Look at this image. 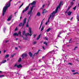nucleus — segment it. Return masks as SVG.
Wrapping results in <instances>:
<instances>
[{"label": "nucleus", "instance_id": "obj_9", "mask_svg": "<svg viewBox=\"0 0 79 79\" xmlns=\"http://www.w3.org/2000/svg\"><path fill=\"white\" fill-rule=\"evenodd\" d=\"M12 16H13V15H10L9 16L8 19H7V21H10L11 20V18H12Z\"/></svg>", "mask_w": 79, "mask_h": 79}, {"label": "nucleus", "instance_id": "obj_49", "mask_svg": "<svg viewBox=\"0 0 79 79\" xmlns=\"http://www.w3.org/2000/svg\"><path fill=\"white\" fill-rule=\"evenodd\" d=\"M41 27H42V26H41V25H40V28H39V29H40V28H41Z\"/></svg>", "mask_w": 79, "mask_h": 79}, {"label": "nucleus", "instance_id": "obj_64", "mask_svg": "<svg viewBox=\"0 0 79 79\" xmlns=\"http://www.w3.org/2000/svg\"><path fill=\"white\" fill-rule=\"evenodd\" d=\"M2 72L1 71H0V73H2Z\"/></svg>", "mask_w": 79, "mask_h": 79}, {"label": "nucleus", "instance_id": "obj_7", "mask_svg": "<svg viewBox=\"0 0 79 79\" xmlns=\"http://www.w3.org/2000/svg\"><path fill=\"white\" fill-rule=\"evenodd\" d=\"M21 32L20 31H19L18 32V33H14L13 34L14 36H18L19 35V34H20V36L21 37Z\"/></svg>", "mask_w": 79, "mask_h": 79}, {"label": "nucleus", "instance_id": "obj_50", "mask_svg": "<svg viewBox=\"0 0 79 79\" xmlns=\"http://www.w3.org/2000/svg\"><path fill=\"white\" fill-rule=\"evenodd\" d=\"M58 37H61V36H60V35H58Z\"/></svg>", "mask_w": 79, "mask_h": 79}, {"label": "nucleus", "instance_id": "obj_53", "mask_svg": "<svg viewBox=\"0 0 79 79\" xmlns=\"http://www.w3.org/2000/svg\"><path fill=\"white\" fill-rule=\"evenodd\" d=\"M45 58V56H44L42 57V59H43V58Z\"/></svg>", "mask_w": 79, "mask_h": 79}, {"label": "nucleus", "instance_id": "obj_27", "mask_svg": "<svg viewBox=\"0 0 79 79\" xmlns=\"http://www.w3.org/2000/svg\"><path fill=\"white\" fill-rule=\"evenodd\" d=\"M54 52H55V51L53 50L49 52V53H54Z\"/></svg>", "mask_w": 79, "mask_h": 79}, {"label": "nucleus", "instance_id": "obj_36", "mask_svg": "<svg viewBox=\"0 0 79 79\" xmlns=\"http://www.w3.org/2000/svg\"><path fill=\"white\" fill-rule=\"evenodd\" d=\"M4 77V75H0V77Z\"/></svg>", "mask_w": 79, "mask_h": 79}, {"label": "nucleus", "instance_id": "obj_23", "mask_svg": "<svg viewBox=\"0 0 79 79\" xmlns=\"http://www.w3.org/2000/svg\"><path fill=\"white\" fill-rule=\"evenodd\" d=\"M24 4V3H23L22 4L19 6V9L20 8H21L23 6V5Z\"/></svg>", "mask_w": 79, "mask_h": 79}, {"label": "nucleus", "instance_id": "obj_45", "mask_svg": "<svg viewBox=\"0 0 79 79\" xmlns=\"http://www.w3.org/2000/svg\"><path fill=\"white\" fill-rule=\"evenodd\" d=\"M72 72H75V70H73L72 71Z\"/></svg>", "mask_w": 79, "mask_h": 79}, {"label": "nucleus", "instance_id": "obj_48", "mask_svg": "<svg viewBox=\"0 0 79 79\" xmlns=\"http://www.w3.org/2000/svg\"><path fill=\"white\" fill-rule=\"evenodd\" d=\"M71 39H70V40H69V43H71V42H70V41H71Z\"/></svg>", "mask_w": 79, "mask_h": 79}, {"label": "nucleus", "instance_id": "obj_63", "mask_svg": "<svg viewBox=\"0 0 79 79\" xmlns=\"http://www.w3.org/2000/svg\"><path fill=\"white\" fill-rule=\"evenodd\" d=\"M1 51H0V54L1 53Z\"/></svg>", "mask_w": 79, "mask_h": 79}, {"label": "nucleus", "instance_id": "obj_13", "mask_svg": "<svg viewBox=\"0 0 79 79\" xmlns=\"http://www.w3.org/2000/svg\"><path fill=\"white\" fill-rule=\"evenodd\" d=\"M21 67H22V65L21 64H20L19 65H17L18 68H21Z\"/></svg>", "mask_w": 79, "mask_h": 79}, {"label": "nucleus", "instance_id": "obj_20", "mask_svg": "<svg viewBox=\"0 0 79 79\" xmlns=\"http://www.w3.org/2000/svg\"><path fill=\"white\" fill-rule=\"evenodd\" d=\"M40 35H39L38 36V37H37V40H39V39H40Z\"/></svg>", "mask_w": 79, "mask_h": 79}, {"label": "nucleus", "instance_id": "obj_47", "mask_svg": "<svg viewBox=\"0 0 79 79\" xmlns=\"http://www.w3.org/2000/svg\"><path fill=\"white\" fill-rule=\"evenodd\" d=\"M45 38L46 40H48V39H47V37H45Z\"/></svg>", "mask_w": 79, "mask_h": 79}, {"label": "nucleus", "instance_id": "obj_6", "mask_svg": "<svg viewBox=\"0 0 79 79\" xmlns=\"http://www.w3.org/2000/svg\"><path fill=\"white\" fill-rule=\"evenodd\" d=\"M34 6H32V7H30V10L28 12V15H32V10H33Z\"/></svg>", "mask_w": 79, "mask_h": 79}, {"label": "nucleus", "instance_id": "obj_42", "mask_svg": "<svg viewBox=\"0 0 79 79\" xmlns=\"http://www.w3.org/2000/svg\"><path fill=\"white\" fill-rule=\"evenodd\" d=\"M61 34V32H59V35H60V34Z\"/></svg>", "mask_w": 79, "mask_h": 79}, {"label": "nucleus", "instance_id": "obj_54", "mask_svg": "<svg viewBox=\"0 0 79 79\" xmlns=\"http://www.w3.org/2000/svg\"><path fill=\"white\" fill-rule=\"evenodd\" d=\"M6 52V51L5 50L4 51V53H5Z\"/></svg>", "mask_w": 79, "mask_h": 79}, {"label": "nucleus", "instance_id": "obj_25", "mask_svg": "<svg viewBox=\"0 0 79 79\" xmlns=\"http://www.w3.org/2000/svg\"><path fill=\"white\" fill-rule=\"evenodd\" d=\"M9 56V55L7 54L5 56V58H8V57Z\"/></svg>", "mask_w": 79, "mask_h": 79}, {"label": "nucleus", "instance_id": "obj_35", "mask_svg": "<svg viewBox=\"0 0 79 79\" xmlns=\"http://www.w3.org/2000/svg\"><path fill=\"white\" fill-rule=\"evenodd\" d=\"M71 6H70V7H69L68 8V10H69V9H70V8H71Z\"/></svg>", "mask_w": 79, "mask_h": 79}, {"label": "nucleus", "instance_id": "obj_43", "mask_svg": "<svg viewBox=\"0 0 79 79\" xmlns=\"http://www.w3.org/2000/svg\"><path fill=\"white\" fill-rule=\"evenodd\" d=\"M42 48H43L44 49V50H45V47H44V46H43Z\"/></svg>", "mask_w": 79, "mask_h": 79}, {"label": "nucleus", "instance_id": "obj_16", "mask_svg": "<svg viewBox=\"0 0 79 79\" xmlns=\"http://www.w3.org/2000/svg\"><path fill=\"white\" fill-rule=\"evenodd\" d=\"M44 25H43L41 29V31L42 32L44 30Z\"/></svg>", "mask_w": 79, "mask_h": 79}, {"label": "nucleus", "instance_id": "obj_1", "mask_svg": "<svg viewBox=\"0 0 79 79\" xmlns=\"http://www.w3.org/2000/svg\"><path fill=\"white\" fill-rule=\"evenodd\" d=\"M61 5H63V2H62V1H60V4H59L58 6L56 7L55 11L52 12V13L50 15L48 21L45 23L46 25H47L48 23H49V21H50V18L52 20L53 19V18H54L55 17V14H56V13L58 12V9H60Z\"/></svg>", "mask_w": 79, "mask_h": 79}, {"label": "nucleus", "instance_id": "obj_60", "mask_svg": "<svg viewBox=\"0 0 79 79\" xmlns=\"http://www.w3.org/2000/svg\"><path fill=\"white\" fill-rule=\"evenodd\" d=\"M8 60H9V59H7V61H8Z\"/></svg>", "mask_w": 79, "mask_h": 79}, {"label": "nucleus", "instance_id": "obj_2", "mask_svg": "<svg viewBox=\"0 0 79 79\" xmlns=\"http://www.w3.org/2000/svg\"><path fill=\"white\" fill-rule=\"evenodd\" d=\"M28 31L30 34L29 33H26L25 30H24L22 32V34L23 35H24V36H25L24 37H23V36H22V37H23V39H25V40L27 39L28 38L27 37H28L29 35H30V36H31V35H32V32H31V27H29Z\"/></svg>", "mask_w": 79, "mask_h": 79}, {"label": "nucleus", "instance_id": "obj_39", "mask_svg": "<svg viewBox=\"0 0 79 79\" xmlns=\"http://www.w3.org/2000/svg\"><path fill=\"white\" fill-rule=\"evenodd\" d=\"M17 13H18V12H16L14 13L15 15V16L16 15V14Z\"/></svg>", "mask_w": 79, "mask_h": 79}, {"label": "nucleus", "instance_id": "obj_29", "mask_svg": "<svg viewBox=\"0 0 79 79\" xmlns=\"http://www.w3.org/2000/svg\"><path fill=\"white\" fill-rule=\"evenodd\" d=\"M78 73H78V72H76L73 73V74L74 75H75V74H78Z\"/></svg>", "mask_w": 79, "mask_h": 79}, {"label": "nucleus", "instance_id": "obj_41", "mask_svg": "<svg viewBox=\"0 0 79 79\" xmlns=\"http://www.w3.org/2000/svg\"><path fill=\"white\" fill-rule=\"evenodd\" d=\"M31 15H30V17H29V19H28V21H29V19H30V18H31Z\"/></svg>", "mask_w": 79, "mask_h": 79}, {"label": "nucleus", "instance_id": "obj_31", "mask_svg": "<svg viewBox=\"0 0 79 79\" xmlns=\"http://www.w3.org/2000/svg\"><path fill=\"white\" fill-rule=\"evenodd\" d=\"M76 7L77 6H75V7H73V10H76Z\"/></svg>", "mask_w": 79, "mask_h": 79}, {"label": "nucleus", "instance_id": "obj_46", "mask_svg": "<svg viewBox=\"0 0 79 79\" xmlns=\"http://www.w3.org/2000/svg\"><path fill=\"white\" fill-rule=\"evenodd\" d=\"M70 64V65H71V64H71V63H69V64Z\"/></svg>", "mask_w": 79, "mask_h": 79}, {"label": "nucleus", "instance_id": "obj_18", "mask_svg": "<svg viewBox=\"0 0 79 79\" xmlns=\"http://www.w3.org/2000/svg\"><path fill=\"white\" fill-rule=\"evenodd\" d=\"M36 15L38 16H40V12H38Z\"/></svg>", "mask_w": 79, "mask_h": 79}, {"label": "nucleus", "instance_id": "obj_33", "mask_svg": "<svg viewBox=\"0 0 79 79\" xmlns=\"http://www.w3.org/2000/svg\"><path fill=\"white\" fill-rule=\"evenodd\" d=\"M15 55V54H13V55H12L11 56V57H13Z\"/></svg>", "mask_w": 79, "mask_h": 79}, {"label": "nucleus", "instance_id": "obj_3", "mask_svg": "<svg viewBox=\"0 0 79 79\" xmlns=\"http://www.w3.org/2000/svg\"><path fill=\"white\" fill-rule=\"evenodd\" d=\"M12 1V0H10L9 2L6 3V5L5 6L2 10V15L4 16L5 15V13L6 12V10L8 9V7H10V3Z\"/></svg>", "mask_w": 79, "mask_h": 79}, {"label": "nucleus", "instance_id": "obj_5", "mask_svg": "<svg viewBox=\"0 0 79 79\" xmlns=\"http://www.w3.org/2000/svg\"><path fill=\"white\" fill-rule=\"evenodd\" d=\"M27 19V18H25L23 20V24L22 23H20L19 25V26H22V27H23L24 26V24H25V23H26Z\"/></svg>", "mask_w": 79, "mask_h": 79}, {"label": "nucleus", "instance_id": "obj_62", "mask_svg": "<svg viewBox=\"0 0 79 79\" xmlns=\"http://www.w3.org/2000/svg\"><path fill=\"white\" fill-rule=\"evenodd\" d=\"M19 3H21V1H19Z\"/></svg>", "mask_w": 79, "mask_h": 79}, {"label": "nucleus", "instance_id": "obj_32", "mask_svg": "<svg viewBox=\"0 0 79 79\" xmlns=\"http://www.w3.org/2000/svg\"><path fill=\"white\" fill-rule=\"evenodd\" d=\"M37 43V42H35H35H34L33 43V44H34V45L35 44H36V43Z\"/></svg>", "mask_w": 79, "mask_h": 79}, {"label": "nucleus", "instance_id": "obj_30", "mask_svg": "<svg viewBox=\"0 0 79 79\" xmlns=\"http://www.w3.org/2000/svg\"><path fill=\"white\" fill-rule=\"evenodd\" d=\"M5 30H6V28H4L3 29V31H4V32H5Z\"/></svg>", "mask_w": 79, "mask_h": 79}, {"label": "nucleus", "instance_id": "obj_24", "mask_svg": "<svg viewBox=\"0 0 79 79\" xmlns=\"http://www.w3.org/2000/svg\"><path fill=\"white\" fill-rule=\"evenodd\" d=\"M44 44H45V45L47 46V43L46 42H44Z\"/></svg>", "mask_w": 79, "mask_h": 79}, {"label": "nucleus", "instance_id": "obj_57", "mask_svg": "<svg viewBox=\"0 0 79 79\" xmlns=\"http://www.w3.org/2000/svg\"><path fill=\"white\" fill-rule=\"evenodd\" d=\"M8 42V40L6 41V43H7V42Z\"/></svg>", "mask_w": 79, "mask_h": 79}, {"label": "nucleus", "instance_id": "obj_15", "mask_svg": "<svg viewBox=\"0 0 79 79\" xmlns=\"http://www.w3.org/2000/svg\"><path fill=\"white\" fill-rule=\"evenodd\" d=\"M47 10H46L45 9L43 10V13H47Z\"/></svg>", "mask_w": 79, "mask_h": 79}, {"label": "nucleus", "instance_id": "obj_21", "mask_svg": "<svg viewBox=\"0 0 79 79\" xmlns=\"http://www.w3.org/2000/svg\"><path fill=\"white\" fill-rule=\"evenodd\" d=\"M78 48V47H75L74 49L73 50H77V49Z\"/></svg>", "mask_w": 79, "mask_h": 79}, {"label": "nucleus", "instance_id": "obj_12", "mask_svg": "<svg viewBox=\"0 0 79 79\" xmlns=\"http://www.w3.org/2000/svg\"><path fill=\"white\" fill-rule=\"evenodd\" d=\"M6 60H5L2 61V62H1V64H3V63H6Z\"/></svg>", "mask_w": 79, "mask_h": 79}, {"label": "nucleus", "instance_id": "obj_11", "mask_svg": "<svg viewBox=\"0 0 79 79\" xmlns=\"http://www.w3.org/2000/svg\"><path fill=\"white\" fill-rule=\"evenodd\" d=\"M72 13V12H71L70 11H69V12L67 13V14L68 15H69V16H70V15H71Z\"/></svg>", "mask_w": 79, "mask_h": 79}, {"label": "nucleus", "instance_id": "obj_26", "mask_svg": "<svg viewBox=\"0 0 79 79\" xmlns=\"http://www.w3.org/2000/svg\"><path fill=\"white\" fill-rule=\"evenodd\" d=\"M21 58H19V62H20L21 61Z\"/></svg>", "mask_w": 79, "mask_h": 79}, {"label": "nucleus", "instance_id": "obj_52", "mask_svg": "<svg viewBox=\"0 0 79 79\" xmlns=\"http://www.w3.org/2000/svg\"><path fill=\"white\" fill-rule=\"evenodd\" d=\"M19 48H21V46H19Z\"/></svg>", "mask_w": 79, "mask_h": 79}, {"label": "nucleus", "instance_id": "obj_61", "mask_svg": "<svg viewBox=\"0 0 79 79\" xmlns=\"http://www.w3.org/2000/svg\"><path fill=\"white\" fill-rule=\"evenodd\" d=\"M21 18H22V17L21 16L20 17V19H21Z\"/></svg>", "mask_w": 79, "mask_h": 79}, {"label": "nucleus", "instance_id": "obj_56", "mask_svg": "<svg viewBox=\"0 0 79 79\" xmlns=\"http://www.w3.org/2000/svg\"><path fill=\"white\" fill-rule=\"evenodd\" d=\"M73 17L71 19V20H72V19H73Z\"/></svg>", "mask_w": 79, "mask_h": 79}, {"label": "nucleus", "instance_id": "obj_44", "mask_svg": "<svg viewBox=\"0 0 79 79\" xmlns=\"http://www.w3.org/2000/svg\"><path fill=\"white\" fill-rule=\"evenodd\" d=\"M29 27V25H28V24H27L26 25V27Z\"/></svg>", "mask_w": 79, "mask_h": 79}, {"label": "nucleus", "instance_id": "obj_10", "mask_svg": "<svg viewBox=\"0 0 79 79\" xmlns=\"http://www.w3.org/2000/svg\"><path fill=\"white\" fill-rule=\"evenodd\" d=\"M29 55L30 56H31V57H32V58H34V56H35V55H34L33 56H32V53L31 52H29Z\"/></svg>", "mask_w": 79, "mask_h": 79}, {"label": "nucleus", "instance_id": "obj_22", "mask_svg": "<svg viewBox=\"0 0 79 79\" xmlns=\"http://www.w3.org/2000/svg\"><path fill=\"white\" fill-rule=\"evenodd\" d=\"M51 30V28H49L47 30V32H49Z\"/></svg>", "mask_w": 79, "mask_h": 79}, {"label": "nucleus", "instance_id": "obj_34", "mask_svg": "<svg viewBox=\"0 0 79 79\" xmlns=\"http://www.w3.org/2000/svg\"><path fill=\"white\" fill-rule=\"evenodd\" d=\"M43 24V21H42L41 22V24H40L41 26H42V25Z\"/></svg>", "mask_w": 79, "mask_h": 79}, {"label": "nucleus", "instance_id": "obj_17", "mask_svg": "<svg viewBox=\"0 0 79 79\" xmlns=\"http://www.w3.org/2000/svg\"><path fill=\"white\" fill-rule=\"evenodd\" d=\"M40 52V50H39L37 52L35 53V54L34 55H34H35V54L36 55H37L38 54V53H39Z\"/></svg>", "mask_w": 79, "mask_h": 79}, {"label": "nucleus", "instance_id": "obj_55", "mask_svg": "<svg viewBox=\"0 0 79 79\" xmlns=\"http://www.w3.org/2000/svg\"><path fill=\"white\" fill-rule=\"evenodd\" d=\"M44 6H45V5H44L43 6H42V7H44Z\"/></svg>", "mask_w": 79, "mask_h": 79}, {"label": "nucleus", "instance_id": "obj_38", "mask_svg": "<svg viewBox=\"0 0 79 79\" xmlns=\"http://www.w3.org/2000/svg\"><path fill=\"white\" fill-rule=\"evenodd\" d=\"M18 2H17V3L15 4H14V5H15H15H18Z\"/></svg>", "mask_w": 79, "mask_h": 79}, {"label": "nucleus", "instance_id": "obj_8", "mask_svg": "<svg viewBox=\"0 0 79 79\" xmlns=\"http://www.w3.org/2000/svg\"><path fill=\"white\" fill-rule=\"evenodd\" d=\"M27 56V55L26 54H23L22 56V59H23L24 57H26V56Z\"/></svg>", "mask_w": 79, "mask_h": 79}, {"label": "nucleus", "instance_id": "obj_37", "mask_svg": "<svg viewBox=\"0 0 79 79\" xmlns=\"http://www.w3.org/2000/svg\"><path fill=\"white\" fill-rule=\"evenodd\" d=\"M15 31H18V28L16 27L15 29Z\"/></svg>", "mask_w": 79, "mask_h": 79}, {"label": "nucleus", "instance_id": "obj_4", "mask_svg": "<svg viewBox=\"0 0 79 79\" xmlns=\"http://www.w3.org/2000/svg\"><path fill=\"white\" fill-rule=\"evenodd\" d=\"M36 3V1H33L32 3H31L28 6H27L26 8H25L24 9V10H23V11H22V13H24L25 11H27V10H28V9H29V6H30V5H35V4Z\"/></svg>", "mask_w": 79, "mask_h": 79}, {"label": "nucleus", "instance_id": "obj_58", "mask_svg": "<svg viewBox=\"0 0 79 79\" xmlns=\"http://www.w3.org/2000/svg\"><path fill=\"white\" fill-rule=\"evenodd\" d=\"M55 47H56V48H58V47H57L56 46H55Z\"/></svg>", "mask_w": 79, "mask_h": 79}, {"label": "nucleus", "instance_id": "obj_40", "mask_svg": "<svg viewBox=\"0 0 79 79\" xmlns=\"http://www.w3.org/2000/svg\"><path fill=\"white\" fill-rule=\"evenodd\" d=\"M34 38H35V36H36V34H34Z\"/></svg>", "mask_w": 79, "mask_h": 79}, {"label": "nucleus", "instance_id": "obj_51", "mask_svg": "<svg viewBox=\"0 0 79 79\" xmlns=\"http://www.w3.org/2000/svg\"><path fill=\"white\" fill-rule=\"evenodd\" d=\"M15 48V50H17V49H18V48L16 47V48Z\"/></svg>", "mask_w": 79, "mask_h": 79}, {"label": "nucleus", "instance_id": "obj_14", "mask_svg": "<svg viewBox=\"0 0 79 79\" xmlns=\"http://www.w3.org/2000/svg\"><path fill=\"white\" fill-rule=\"evenodd\" d=\"M74 5V3L73 2H71V5H70V6L71 7H72L73 6V5Z\"/></svg>", "mask_w": 79, "mask_h": 79}, {"label": "nucleus", "instance_id": "obj_59", "mask_svg": "<svg viewBox=\"0 0 79 79\" xmlns=\"http://www.w3.org/2000/svg\"><path fill=\"white\" fill-rule=\"evenodd\" d=\"M18 40V38H17L16 39V40Z\"/></svg>", "mask_w": 79, "mask_h": 79}, {"label": "nucleus", "instance_id": "obj_28", "mask_svg": "<svg viewBox=\"0 0 79 79\" xmlns=\"http://www.w3.org/2000/svg\"><path fill=\"white\" fill-rule=\"evenodd\" d=\"M14 67H17V68L18 67V65H17V64H15Z\"/></svg>", "mask_w": 79, "mask_h": 79}, {"label": "nucleus", "instance_id": "obj_19", "mask_svg": "<svg viewBox=\"0 0 79 79\" xmlns=\"http://www.w3.org/2000/svg\"><path fill=\"white\" fill-rule=\"evenodd\" d=\"M79 15L78 14H77V21H79Z\"/></svg>", "mask_w": 79, "mask_h": 79}]
</instances>
